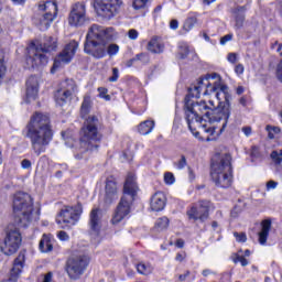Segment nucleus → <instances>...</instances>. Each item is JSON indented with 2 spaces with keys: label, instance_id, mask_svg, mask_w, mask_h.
Returning <instances> with one entry per match:
<instances>
[{
  "label": "nucleus",
  "instance_id": "f257e3e1",
  "mask_svg": "<svg viewBox=\"0 0 282 282\" xmlns=\"http://www.w3.org/2000/svg\"><path fill=\"white\" fill-rule=\"evenodd\" d=\"M230 89L221 80V76L217 73L207 74L204 78H199L196 86L188 89L185 97V120L189 131L197 138L198 129L204 133L215 135V127L213 122H221L220 131L228 126L230 118Z\"/></svg>",
  "mask_w": 282,
  "mask_h": 282
},
{
  "label": "nucleus",
  "instance_id": "f03ea898",
  "mask_svg": "<svg viewBox=\"0 0 282 282\" xmlns=\"http://www.w3.org/2000/svg\"><path fill=\"white\" fill-rule=\"evenodd\" d=\"M26 138L31 142V149L35 155L45 153L54 138L50 116L35 112L26 124Z\"/></svg>",
  "mask_w": 282,
  "mask_h": 282
},
{
  "label": "nucleus",
  "instance_id": "7ed1b4c3",
  "mask_svg": "<svg viewBox=\"0 0 282 282\" xmlns=\"http://www.w3.org/2000/svg\"><path fill=\"white\" fill-rule=\"evenodd\" d=\"M116 31L113 28L93 24L86 34L84 52L94 58H105L107 56V43L113 39Z\"/></svg>",
  "mask_w": 282,
  "mask_h": 282
},
{
  "label": "nucleus",
  "instance_id": "20e7f679",
  "mask_svg": "<svg viewBox=\"0 0 282 282\" xmlns=\"http://www.w3.org/2000/svg\"><path fill=\"white\" fill-rule=\"evenodd\" d=\"M13 213L20 228H28L33 221H39L41 213L34 210V200L25 192H18L13 196Z\"/></svg>",
  "mask_w": 282,
  "mask_h": 282
},
{
  "label": "nucleus",
  "instance_id": "39448f33",
  "mask_svg": "<svg viewBox=\"0 0 282 282\" xmlns=\"http://www.w3.org/2000/svg\"><path fill=\"white\" fill-rule=\"evenodd\" d=\"M232 156L229 153L216 155L212 162L210 177L217 188L232 186Z\"/></svg>",
  "mask_w": 282,
  "mask_h": 282
},
{
  "label": "nucleus",
  "instance_id": "423d86ee",
  "mask_svg": "<svg viewBox=\"0 0 282 282\" xmlns=\"http://www.w3.org/2000/svg\"><path fill=\"white\" fill-rule=\"evenodd\" d=\"M135 195H138V183L135 182V175L128 174L123 185V195L112 217V224H120L122 219L129 217L131 214V206H133V202H135Z\"/></svg>",
  "mask_w": 282,
  "mask_h": 282
},
{
  "label": "nucleus",
  "instance_id": "0eeeda50",
  "mask_svg": "<svg viewBox=\"0 0 282 282\" xmlns=\"http://www.w3.org/2000/svg\"><path fill=\"white\" fill-rule=\"evenodd\" d=\"M100 121L98 117L91 116L86 120L85 126L80 130V147L86 151H96L100 147L98 142L102 140V134L98 132Z\"/></svg>",
  "mask_w": 282,
  "mask_h": 282
},
{
  "label": "nucleus",
  "instance_id": "6e6552de",
  "mask_svg": "<svg viewBox=\"0 0 282 282\" xmlns=\"http://www.w3.org/2000/svg\"><path fill=\"white\" fill-rule=\"evenodd\" d=\"M56 47H58L56 39L46 36L44 42L39 46L32 44L29 47V57L26 58V63L32 67H41L45 65L48 59L47 55L45 54L56 52Z\"/></svg>",
  "mask_w": 282,
  "mask_h": 282
},
{
  "label": "nucleus",
  "instance_id": "1a4fd4ad",
  "mask_svg": "<svg viewBox=\"0 0 282 282\" xmlns=\"http://www.w3.org/2000/svg\"><path fill=\"white\" fill-rule=\"evenodd\" d=\"M58 17V4L56 1L47 0L40 1L37 4V13H35L33 21L42 32L50 29L54 20Z\"/></svg>",
  "mask_w": 282,
  "mask_h": 282
},
{
  "label": "nucleus",
  "instance_id": "9d476101",
  "mask_svg": "<svg viewBox=\"0 0 282 282\" xmlns=\"http://www.w3.org/2000/svg\"><path fill=\"white\" fill-rule=\"evenodd\" d=\"M89 265V257L85 253H73L66 262V272L69 279H80Z\"/></svg>",
  "mask_w": 282,
  "mask_h": 282
},
{
  "label": "nucleus",
  "instance_id": "9b49d317",
  "mask_svg": "<svg viewBox=\"0 0 282 282\" xmlns=\"http://www.w3.org/2000/svg\"><path fill=\"white\" fill-rule=\"evenodd\" d=\"M80 215H83V205L77 204L74 207L65 206L57 215L56 224L64 229L72 228V226H76V224H78Z\"/></svg>",
  "mask_w": 282,
  "mask_h": 282
},
{
  "label": "nucleus",
  "instance_id": "f8f14e48",
  "mask_svg": "<svg viewBox=\"0 0 282 282\" xmlns=\"http://www.w3.org/2000/svg\"><path fill=\"white\" fill-rule=\"evenodd\" d=\"M21 241H23V239L21 238V231H19V229H8L4 241L0 246V250L3 252V254L10 257L11 254H14L17 250H19Z\"/></svg>",
  "mask_w": 282,
  "mask_h": 282
},
{
  "label": "nucleus",
  "instance_id": "ddd939ff",
  "mask_svg": "<svg viewBox=\"0 0 282 282\" xmlns=\"http://www.w3.org/2000/svg\"><path fill=\"white\" fill-rule=\"evenodd\" d=\"M122 0H95L97 14L104 19H113V15L120 12Z\"/></svg>",
  "mask_w": 282,
  "mask_h": 282
},
{
  "label": "nucleus",
  "instance_id": "4468645a",
  "mask_svg": "<svg viewBox=\"0 0 282 282\" xmlns=\"http://www.w3.org/2000/svg\"><path fill=\"white\" fill-rule=\"evenodd\" d=\"M77 50L78 42L72 41L70 43H68L58 54V56L55 57L53 68L51 69L52 74H54V69H58L61 65H67V63H70Z\"/></svg>",
  "mask_w": 282,
  "mask_h": 282
},
{
  "label": "nucleus",
  "instance_id": "2eb2a0df",
  "mask_svg": "<svg viewBox=\"0 0 282 282\" xmlns=\"http://www.w3.org/2000/svg\"><path fill=\"white\" fill-rule=\"evenodd\" d=\"M210 213V200H199L187 210L188 219L194 221H206Z\"/></svg>",
  "mask_w": 282,
  "mask_h": 282
},
{
  "label": "nucleus",
  "instance_id": "dca6fc26",
  "mask_svg": "<svg viewBox=\"0 0 282 282\" xmlns=\"http://www.w3.org/2000/svg\"><path fill=\"white\" fill-rule=\"evenodd\" d=\"M87 9L85 3H75L68 17V23L73 28H80L87 23Z\"/></svg>",
  "mask_w": 282,
  "mask_h": 282
},
{
  "label": "nucleus",
  "instance_id": "f3484780",
  "mask_svg": "<svg viewBox=\"0 0 282 282\" xmlns=\"http://www.w3.org/2000/svg\"><path fill=\"white\" fill-rule=\"evenodd\" d=\"M39 96V78L31 76L26 80V102L36 100Z\"/></svg>",
  "mask_w": 282,
  "mask_h": 282
},
{
  "label": "nucleus",
  "instance_id": "a211bd4d",
  "mask_svg": "<svg viewBox=\"0 0 282 282\" xmlns=\"http://www.w3.org/2000/svg\"><path fill=\"white\" fill-rule=\"evenodd\" d=\"M23 263H25V253L20 252L19 256L14 259L9 281H18L19 276H21V272L23 271Z\"/></svg>",
  "mask_w": 282,
  "mask_h": 282
},
{
  "label": "nucleus",
  "instance_id": "6ab92c4d",
  "mask_svg": "<svg viewBox=\"0 0 282 282\" xmlns=\"http://www.w3.org/2000/svg\"><path fill=\"white\" fill-rule=\"evenodd\" d=\"M151 210L154 213H160V210H164V206H166V195L162 192H156L151 198Z\"/></svg>",
  "mask_w": 282,
  "mask_h": 282
},
{
  "label": "nucleus",
  "instance_id": "aec40b11",
  "mask_svg": "<svg viewBox=\"0 0 282 282\" xmlns=\"http://www.w3.org/2000/svg\"><path fill=\"white\" fill-rule=\"evenodd\" d=\"M118 195V185L116 180L107 178L106 181V196L105 202L106 204H111Z\"/></svg>",
  "mask_w": 282,
  "mask_h": 282
},
{
  "label": "nucleus",
  "instance_id": "412c9836",
  "mask_svg": "<svg viewBox=\"0 0 282 282\" xmlns=\"http://www.w3.org/2000/svg\"><path fill=\"white\" fill-rule=\"evenodd\" d=\"M270 230H272V220L265 219L261 223V230L258 234V241L261 246H265L268 241V235H270Z\"/></svg>",
  "mask_w": 282,
  "mask_h": 282
},
{
  "label": "nucleus",
  "instance_id": "4be33fe9",
  "mask_svg": "<svg viewBox=\"0 0 282 282\" xmlns=\"http://www.w3.org/2000/svg\"><path fill=\"white\" fill-rule=\"evenodd\" d=\"M72 98H74V95H72L67 90H63L62 88H59L55 93V102L59 107H64V105H67V102H70Z\"/></svg>",
  "mask_w": 282,
  "mask_h": 282
},
{
  "label": "nucleus",
  "instance_id": "5701e85b",
  "mask_svg": "<svg viewBox=\"0 0 282 282\" xmlns=\"http://www.w3.org/2000/svg\"><path fill=\"white\" fill-rule=\"evenodd\" d=\"M148 51L152 54H162L164 52V44L159 37H152L148 43Z\"/></svg>",
  "mask_w": 282,
  "mask_h": 282
},
{
  "label": "nucleus",
  "instance_id": "b1692460",
  "mask_svg": "<svg viewBox=\"0 0 282 282\" xmlns=\"http://www.w3.org/2000/svg\"><path fill=\"white\" fill-rule=\"evenodd\" d=\"M232 14L236 19V28L238 30L243 28V21L246 20V7H236L232 9Z\"/></svg>",
  "mask_w": 282,
  "mask_h": 282
},
{
  "label": "nucleus",
  "instance_id": "393cba45",
  "mask_svg": "<svg viewBox=\"0 0 282 282\" xmlns=\"http://www.w3.org/2000/svg\"><path fill=\"white\" fill-rule=\"evenodd\" d=\"M153 129H155V121L153 120L142 121L138 127V131L141 135H149V133L153 132Z\"/></svg>",
  "mask_w": 282,
  "mask_h": 282
},
{
  "label": "nucleus",
  "instance_id": "a878e982",
  "mask_svg": "<svg viewBox=\"0 0 282 282\" xmlns=\"http://www.w3.org/2000/svg\"><path fill=\"white\" fill-rule=\"evenodd\" d=\"M89 226L90 230L94 232H98L100 230V215L98 214V209H93L90 212Z\"/></svg>",
  "mask_w": 282,
  "mask_h": 282
},
{
  "label": "nucleus",
  "instance_id": "bb28decb",
  "mask_svg": "<svg viewBox=\"0 0 282 282\" xmlns=\"http://www.w3.org/2000/svg\"><path fill=\"white\" fill-rule=\"evenodd\" d=\"M59 89L64 91H68V94H76L78 91V85H76V82L74 79H65L64 82L61 83Z\"/></svg>",
  "mask_w": 282,
  "mask_h": 282
},
{
  "label": "nucleus",
  "instance_id": "cd10ccee",
  "mask_svg": "<svg viewBox=\"0 0 282 282\" xmlns=\"http://www.w3.org/2000/svg\"><path fill=\"white\" fill-rule=\"evenodd\" d=\"M39 248L41 252H52V250H54L52 238L47 235H43L42 239L40 240Z\"/></svg>",
  "mask_w": 282,
  "mask_h": 282
},
{
  "label": "nucleus",
  "instance_id": "c85d7f7f",
  "mask_svg": "<svg viewBox=\"0 0 282 282\" xmlns=\"http://www.w3.org/2000/svg\"><path fill=\"white\" fill-rule=\"evenodd\" d=\"M89 111H91V97L85 96L80 108L82 118H85L89 113Z\"/></svg>",
  "mask_w": 282,
  "mask_h": 282
},
{
  "label": "nucleus",
  "instance_id": "c756f323",
  "mask_svg": "<svg viewBox=\"0 0 282 282\" xmlns=\"http://www.w3.org/2000/svg\"><path fill=\"white\" fill-rule=\"evenodd\" d=\"M137 271L139 274H143V276H149V274L153 273V265L144 262H140L137 264Z\"/></svg>",
  "mask_w": 282,
  "mask_h": 282
},
{
  "label": "nucleus",
  "instance_id": "7c9ffc66",
  "mask_svg": "<svg viewBox=\"0 0 282 282\" xmlns=\"http://www.w3.org/2000/svg\"><path fill=\"white\" fill-rule=\"evenodd\" d=\"M270 158H271L273 164H275V166H281V164H282V149L273 150L270 154Z\"/></svg>",
  "mask_w": 282,
  "mask_h": 282
},
{
  "label": "nucleus",
  "instance_id": "2f4dec72",
  "mask_svg": "<svg viewBox=\"0 0 282 282\" xmlns=\"http://www.w3.org/2000/svg\"><path fill=\"white\" fill-rule=\"evenodd\" d=\"M197 23V18L195 17H189L185 20L184 25H183V30H185V32H191V30L193 28H195V24Z\"/></svg>",
  "mask_w": 282,
  "mask_h": 282
},
{
  "label": "nucleus",
  "instance_id": "473e14b6",
  "mask_svg": "<svg viewBox=\"0 0 282 282\" xmlns=\"http://www.w3.org/2000/svg\"><path fill=\"white\" fill-rule=\"evenodd\" d=\"M155 228H158V230H166V228H169V219L166 217L159 218Z\"/></svg>",
  "mask_w": 282,
  "mask_h": 282
},
{
  "label": "nucleus",
  "instance_id": "72a5a7b5",
  "mask_svg": "<svg viewBox=\"0 0 282 282\" xmlns=\"http://www.w3.org/2000/svg\"><path fill=\"white\" fill-rule=\"evenodd\" d=\"M232 261L234 263H241L242 268H246V265H248V259H246V257L239 254V253H236L234 257H232Z\"/></svg>",
  "mask_w": 282,
  "mask_h": 282
},
{
  "label": "nucleus",
  "instance_id": "f704fd0d",
  "mask_svg": "<svg viewBox=\"0 0 282 282\" xmlns=\"http://www.w3.org/2000/svg\"><path fill=\"white\" fill-rule=\"evenodd\" d=\"M106 52L109 54V56H116V54L120 52V46H118V44H110L107 46L106 44Z\"/></svg>",
  "mask_w": 282,
  "mask_h": 282
},
{
  "label": "nucleus",
  "instance_id": "c9c22d12",
  "mask_svg": "<svg viewBox=\"0 0 282 282\" xmlns=\"http://www.w3.org/2000/svg\"><path fill=\"white\" fill-rule=\"evenodd\" d=\"M267 131L269 133L270 140H274V135H276L278 133H281V128L267 126Z\"/></svg>",
  "mask_w": 282,
  "mask_h": 282
},
{
  "label": "nucleus",
  "instance_id": "e433bc0d",
  "mask_svg": "<svg viewBox=\"0 0 282 282\" xmlns=\"http://www.w3.org/2000/svg\"><path fill=\"white\" fill-rule=\"evenodd\" d=\"M134 61H140L141 63H143V65H147L149 64V62L151 61V58L149 57V54L147 53H140V54H137L134 56Z\"/></svg>",
  "mask_w": 282,
  "mask_h": 282
},
{
  "label": "nucleus",
  "instance_id": "4c0bfd02",
  "mask_svg": "<svg viewBox=\"0 0 282 282\" xmlns=\"http://www.w3.org/2000/svg\"><path fill=\"white\" fill-rule=\"evenodd\" d=\"M99 97L104 98V100H111V96L108 95L109 90L105 87H99Z\"/></svg>",
  "mask_w": 282,
  "mask_h": 282
},
{
  "label": "nucleus",
  "instance_id": "58836bf2",
  "mask_svg": "<svg viewBox=\"0 0 282 282\" xmlns=\"http://www.w3.org/2000/svg\"><path fill=\"white\" fill-rule=\"evenodd\" d=\"M149 3V0H133L134 10H142Z\"/></svg>",
  "mask_w": 282,
  "mask_h": 282
},
{
  "label": "nucleus",
  "instance_id": "ea45409f",
  "mask_svg": "<svg viewBox=\"0 0 282 282\" xmlns=\"http://www.w3.org/2000/svg\"><path fill=\"white\" fill-rule=\"evenodd\" d=\"M164 182L165 184H169V185L175 184V175H173V173L171 172H166L164 174Z\"/></svg>",
  "mask_w": 282,
  "mask_h": 282
},
{
  "label": "nucleus",
  "instance_id": "a19ab883",
  "mask_svg": "<svg viewBox=\"0 0 282 282\" xmlns=\"http://www.w3.org/2000/svg\"><path fill=\"white\" fill-rule=\"evenodd\" d=\"M234 237L239 243H246V241L248 240V237L243 232L239 234L236 231L234 232Z\"/></svg>",
  "mask_w": 282,
  "mask_h": 282
},
{
  "label": "nucleus",
  "instance_id": "79ce46f5",
  "mask_svg": "<svg viewBox=\"0 0 282 282\" xmlns=\"http://www.w3.org/2000/svg\"><path fill=\"white\" fill-rule=\"evenodd\" d=\"M138 36H140V33L138 32V30L130 29L128 31V39H130V41H138Z\"/></svg>",
  "mask_w": 282,
  "mask_h": 282
},
{
  "label": "nucleus",
  "instance_id": "37998d69",
  "mask_svg": "<svg viewBox=\"0 0 282 282\" xmlns=\"http://www.w3.org/2000/svg\"><path fill=\"white\" fill-rule=\"evenodd\" d=\"M6 62H3V57L0 56V80H3V77L6 76Z\"/></svg>",
  "mask_w": 282,
  "mask_h": 282
},
{
  "label": "nucleus",
  "instance_id": "c03bdc74",
  "mask_svg": "<svg viewBox=\"0 0 282 282\" xmlns=\"http://www.w3.org/2000/svg\"><path fill=\"white\" fill-rule=\"evenodd\" d=\"M175 166L178 171H182V169L186 167V156L182 155L181 160L175 163Z\"/></svg>",
  "mask_w": 282,
  "mask_h": 282
},
{
  "label": "nucleus",
  "instance_id": "a18cd8bd",
  "mask_svg": "<svg viewBox=\"0 0 282 282\" xmlns=\"http://www.w3.org/2000/svg\"><path fill=\"white\" fill-rule=\"evenodd\" d=\"M120 76V70L118 68H112V76L109 77V82L110 83H117L118 82V78Z\"/></svg>",
  "mask_w": 282,
  "mask_h": 282
},
{
  "label": "nucleus",
  "instance_id": "49530a36",
  "mask_svg": "<svg viewBox=\"0 0 282 282\" xmlns=\"http://www.w3.org/2000/svg\"><path fill=\"white\" fill-rule=\"evenodd\" d=\"M188 46L186 45H183L181 46L180 48V55H181V58H186V56H188Z\"/></svg>",
  "mask_w": 282,
  "mask_h": 282
},
{
  "label": "nucleus",
  "instance_id": "de8ad7c7",
  "mask_svg": "<svg viewBox=\"0 0 282 282\" xmlns=\"http://www.w3.org/2000/svg\"><path fill=\"white\" fill-rule=\"evenodd\" d=\"M276 78L282 83V61L276 66Z\"/></svg>",
  "mask_w": 282,
  "mask_h": 282
},
{
  "label": "nucleus",
  "instance_id": "09e8293b",
  "mask_svg": "<svg viewBox=\"0 0 282 282\" xmlns=\"http://www.w3.org/2000/svg\"><path fill=\"white\" fill-rule=\"evenodd\" d=\"M57 237L61 241H69V235H67L65 231H59Z\"/></svg>",
  "mask_w": 282,
  "mask_h": 282
},
{
  "label": "nucleus",
  "instance_id": "8fccbe9b",
  "mask_svg": "<svg viewBox=\"0 0 282 282\" xmlns=\"http://www.w3.org/2000/svg\"><path fill=\"white\" fill-rule=\"evenodd\" d=\"M21 166H22V169H26V170L32 169V161L24 159L21 161Z\"/></svg>",
  "mask_w": 282,
  "mask_h": 282
},
{
  "label": "nucleus",
  "instance_id": "3c124183",
  "mask_svg": "<svg viewBox=\"0 0 282 282\" xmlns=\"http://www.w3.org/2000/svg\"><path fill=\"white\" fill-rule=\"evenodd\" d=\"M229 41H232V34H227L220 39V45H226Z\"/></svg>",
  "mask_w": 282,
  "mask_h": 282
},
{
  "label": "nucleus",
  "instance_id": "603ef678",
  "mask_svg": "<svg viewBox=\"0 0 282 282\" xmlns=\"http://www.w3.org/2000/svg\"><path fill=\"white\" fill-rule=\"evenodd\" d=\"M279 186V183L276 181H269L267 183V191H272Z\"/></svg>",
  "mask_w": 282,
  "mask_h": 282
},
{
  "label": "nucleus",
  "instance_id": "864d4df0",
  "mask_svg": "<svg viewBox=\"0 0 282 282\" xmlns=\"http://www.w3.org/2000/svg\"><path fill=\"white\" fill-rule=\"evenodd\" d=\"M227 59L229 61V63H237V53H229Z\"/></svg>",
  "mask_w": 282,
  "mask_h": 282
},
{
  "label": "nucleus",
  "instance_id": "5fc2aeb1",
  "mask_svg": "<svg viewBox=\"0 0 282 282\" xmlns=\"http://www.w3.org/2000/svg\"><path fill=\"white\" fill-rule=\"evenodd\" d=\"M243 65L242 64H238V65H236V67H235V72H236V74H238V76H241V74H243Z\"/></svg>",
  "mask_w": 282,
  "mask_h": 282
},
{
  "label": "nucleus",
  "instance_id": "6e6d98bb",
  "mask_svg": "<svg viewBox=\"0 0 282 282\" xmlns=\"http://www.w3.org/2000/svg\"><path fill=\"white\" fill-rule=\"evenodd\" d=\"M185 259H186V252L177 253L175 257V260L178 261L180 263H182V261H184Z\"/></svg>",
  "mask_w": 282,
  "mask_h": 282
},
{
  "label": "nucleus",
  "instance_id": "4d7b16f0",
  "mask_svg": "<svg viewBox=\"0 0 282 282\" xmlns=\"http://www.w3.org/2000/svg\"><path fill=\"white\" fill-rule=\"evenodd\" d=\"M170 28L171 30H177V28H180V22H177V20H172L170 22Z\"/></svg>",
  "mask_w": 282,
  "mask_h": 282
},
{
  "label": "nucleus",
  "instance_id": "13d9d810",
  "mask_svg": "<svg viewBox=\"0 0 282 282\" xmlns=\"http://www.w3.org/2000/svg\"><path fill=\"white\" fill-rule=\"evenodd\" d=\"M242 132L245 133V135H250V133H252V128L250 127H243L242 128Z\"/></svg>",
  "mask_w": 282,
  "mask_h": 282
},
{
  "label": "nucleus",
  "instance_id": "bf43d9fd",
  "mask_svg": "<svg viewBox=\"0 0 282 282\" xmlns=\"http://www.w3.org/2000/svg\"><path fill=\"white\" fill-rule=\"evenodd\" d=\"M191 275V271H186L185 274L178 275V281H186V276Z\"/></svg>",
  "mask_w": 282,
  "mask_h": 282
},
{
  "label": "nucleus",
  "instance_id": "052dcab7",
  "mask_svg": "<svg viewBox=\"0 0 282 282\" xmlns=\"http://www.w3.org/2000/svg\"><path fill=\"white\" fill-rule=\"evenodd\" d=\"M52 276H53L52 272L46 273L43 282H52Z\"/></svg>",
  "mask_w": 282,
  "mask_h": 282
},
{
  "label": "nucleus",
  "instance_id": "680f3d73",
  "mask_svg": "<svg viewBox=\"0 0 282 282\" xmlns=\"http://www.w3.org/2000/svg\"><path fill=\"white\" fill-rule=\"evenodd\" d=\"M137 62H138V59H135V57L129 59V61L127 62V67H132L133 64L137 63Z\"/></svg>",
  "mask_w": 282,
  "mask_h": 282
},
{
  "label": "nucleus",
  "instance_id": "e2e57ef3",
  "mask_svg": "<svg viewBox=\"0 0 282 282\" xmlns=\"http://www.w3.org/2000/svg\"><path fill=\"white\" fill-rule=\"evenodd\" d=\"M175 246L176 248H184V240L177 239Z\"/></svg>",
  "mask_w": 282,
  "mask_h": 282
},
{
  "label": "nucleus",
  "instance_id": "0e129e2a",
  "mask_svg": "<svg viewBox=\"0 0 282 282\" xmlns=\"http://www.w3.org/2000/svg\"><path fill=\"white\" fill-rule=\"evenodd\" d=\"M243 91H245L243 86H238L237 89H236V94H237L238 96H241V94H243Z\"/></svg>",
  "mask_w": 282,
  "mask_h": 282
},
{
  "label": "nucleus",
  "instance_id": "69168bd1",
  "mask_svg": "<svg viewBox=\"0 0 282 282\" xmlns=\"http://www.w3.org/2000/svg\"><path fill=\"white\" fill-rule=\"evenodd\" d=\"M239 104L242 105V107H246V104H247L246 97H241L239 99Z\"/></svg>",
  "mask_w": 282,
  "mask_h": 282
},
{
  "label": "nucleus",
  "instance_id": "338daca9",
  "mask_svg": "<svg viewBox=\"0 0 282 282\" xmlns=\"http://www.w3.org/2000/svg\"><path fill=\"white\" fill-rule=\"evenodd\" d=\"M276 52L282 56V43L278 45Z\"/></svg>",
  "mask_w": 282,
  "mask_h": 282
},
{
  "label": "nucleus",
  "instance_id": "774afa93",
  "mask_svg": "<svg viewBox=\"0 0 282 282\" xmlns=\"http://www.w3.org/2000/svg\"><path fill=\"white\" fill-rule=\"evenodd\" d=\"M208 274H210V270L208 269L203 270V276H208Z\"/></svg>",
  "mask_w": 282,
  "mask_h": 282
}]
</instances>
